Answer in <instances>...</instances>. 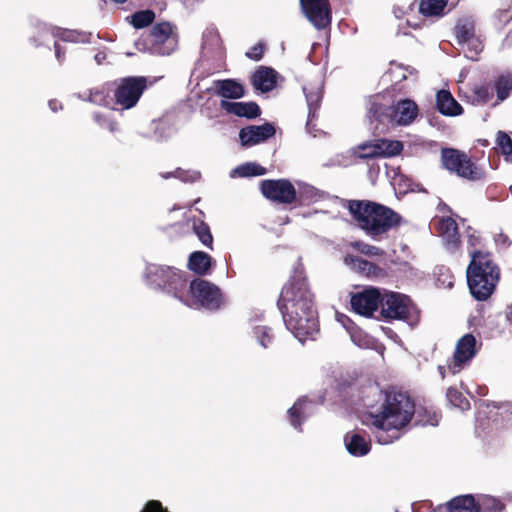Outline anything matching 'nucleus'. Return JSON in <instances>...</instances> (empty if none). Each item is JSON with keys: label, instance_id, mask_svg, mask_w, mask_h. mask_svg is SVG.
<instances>
[{"label": "nucleus", "instance_id": "obj_43", "mask_svg": "<svg viewBox=\"0 0 512 512\" xmlns=\"http://www.w3.org/2000/svg\"><path fill=\"white\" fill-rule=\"evenodd\" d=\"M254 336L257 339L258 343L264 347L268 348L271 346L274 340V334L272 329L268 326H256L253 330Z\"/></svg>", "mask_w": 512, "mask_h": 512}, {"label": "nucleus", "instance_id": "obj_17", "mask_svg": "<svg viewBox=\"0 0 512 512\" xmlns=\"http://www.w3.org/2000/svg\"><path fill=\"white\" fill-rule=\"evenodd\" d=\"M251 83L256 90L270 92L277 85V72L266 66H260L251 77Z\"/></svg>", "mask_w": 512, "mask_h": 512}, {"label": "nucleus", "instance_id": "obj_39", "mask_svg": "<svg viewBox=\"0 0 512 512\" xmlns=\"http://www.w3.org/2000/svg\"><path fill=\"white\" fill-rule=\"evenodd\" d=\"M495 90L499 101H504L512 91V76L501 75L495 82Z\"/></svg>", "mask_w": 512, "mask_h": 512}, {"label": "nucleus", "instance_id": "obj_22", "mask_svg": "<svg viewBox=\"0 0 512 512\" xmlns=\"http://www.w3.org/2000/svg\"><path fill=\"white\" fill-rule=\"evenodd\" d=\"M369 117L371 121H376L380 124L392 126L395 123V111L393 106H387L381 103H372L369 109Z\"/></svg>", "mask_w": 512, "mask_h": 512}, {"label": "nucleus", "instance_id": "obj_57", "mask_svg": "<svg viewBox=\"0 0 512 512\" xmlns=\"http://www.w3.org/2000/svg\"><path fill=\"white\" fill-rule=\"evenodd\" d=\"M112 2L114 3H117V4H123L125 3L127 0H111Z\"/></svg>", "mask_w": 512, "mask_h": 512}, {"label": "nucleus", "instance_id": "obj_1", "mask_svg": "<svg viewBox=\"0 0 512 512\" xmlns=\"http://www.w3.org/2000/svg\"><path fill=\"white\" fill-rule=\"evenodd\" d=\"M277 307L288 330L303 342L319 332L315 296L311 290L305 267L298 261L283 285Z\"/></svg>", "mask_w": 512, "mask_h": 512}, {"label": "nucleus", "instance_id": "obj_11", "mask_svg": "<svg viewBox=\"0 0 512 512\" xmlns=\"http://www.w3.org/2000/svg\"><path fill=\"white\" fill-rule=\"evenodd\" d=\"M382 302L380 290L375 287L364 288L361 291L351 293L350 305L352 310L365 317H370L377 311Z\"/></svg>", "mask_w": 512, "mask_h": 512}, {"label": "nucleus", "instance_id": "obj_21", "mask_svg": "<svg viewBox=\"0 0 512 512\" xmlns=\"http://www.w3.org/2000/svg\"><path fill=\"white\" fill-rule=\"evenodd\" d=\"M214 87L216 94L225 99H239L245 95L244 86L235 79L216 80Z\"/></svg>", "mask_w": 512, "mask_h": 512}, {"label": "nucleus", "instance_id": "obj_53", "mask_svg": "<svg viewBox=\"0 0 512 512\" xmlns=\"http://www.w3.org/2000/svg\"><path fill=\"white\" fill-rule=\"evenodd\" d=\"M94 59L97 64L101 65L106 60V53L104 51H99L95 54Z\"/></svg>", "mask_w": 512, "mask_h": 512}, {"label": "nucleus", "instance_id": "obj_16", "mask_svg": "<svg viewBox=\"0 0 512 512\" xmlns=\"http://www.w3.org/2000/svg\"><path fill=\"white\" fill-rule=\"evenodd\" d=\"M220 106L227 113L233 114L237 117L255 119L261 115V109L259 105L254 101L230 102L227 100H222Z\"/></svg>", "mask_w": 512, "mask_h": 512}, {"label": "nucleus", "instance_id": "obj_50", "mask_svg": "<svg viewBox=\"0 0 512 512\" xmlns=\"http://www.w3.org/2000/svg\"><path fill=\"white\" fill-rule=\"evenodd\" d=\"M264 51H265V44L262 42H259V43L255 44L253 47H251V49L248 52H246V56L251 60L259 61L263 58Z\"/></svg>", "mask_w": 512, "mask_h": 512}, {"label": "nucleus", "instance_id": "obj_19", "mask_svg": "<svg viewBox=\"0 0 512 512\" xmlns=\"http://www.w3.org/2000/svg\"><path fill=\"white\" fill-rule=\"evenodd\" d=\"M394 107L396 125L411 124L419 113L417 104L410 99L400 100Z\"/></svg>", "mask_w": 512, "mask_h": 512}, {"label": "nucleus", "instance_id": "obj_35", "mask_svg": "<svg viewBox=\"0 0 512 512\" xmlns=\"http://www.w3.org/2000/svg\"><path fill=\"white\" fill-rule=\"evenodd\" d=\"M267 172L266 168L255 162H247L236 167L233 171V175L238 177H253L262 176Z\"/></svg>", "mask_w": 512, "mask_h": 512}, {"label": "nucleus", "instance_id": "obj_6", "mask_svg": "<svg viewBox=\"0 0 512 512\" xmlns=\"http://www.w3.org/2000/svg\"><path fill=\"white\" fill-rule=\"evenodd\" d=\"M440 161L444 169L460 178L478 181L483 177L482 169L462 150L444 147L440 151Z\"/></svg>", "mask_w": 512, "mask_h": 512}, {"label": "nucleus", "instance_id": "obj_32", "mask_svg": "<svg viewBox=\"0 0 512 512\" xmlns=\"http://www.w3.org/2000/svg\"><path fill=\"white\" fill-rule=\"evenodd\" d=\"M478 512H503L506 505L499 499L490 495H480L477 499Z\"/></svg>", "mask_w": 512, "mask_h": 512}, {"label": "nucleus", "instance_id": "obj_18", "mask_svg": "<svg viewBox=\"0 0 512 512\" xmlns=\"http://www.w3.org/2000/svg\"><path fill=\"white\" fill-rule=\"evenodd\" d=\"M344 263L356 272L367 277L376 278L384 275V270L381 267L355 255L347 254L344 257Z\"/></svg>", "mask_w": 512, "mask_h": 512}, {"label": "nucleus", "instance_id": "obj_29", "mask_svg": "<svg viewBox=\"0 0 512 512\" xmlns=\"http://www.w3.org/2000/svg\"><path fill=\"white\" fill-rule=\"evenodd\" d=\"M414 417L416 419V424L426 426H436L438 425L441 414L434 411L432 408H428L426 406L415 407Z\"/></svg>", "mask_w": 512, "mask_h": 512}, {"label": "nucleus", "instance_id": "obj_4", "mask_svg": "<svg viewBox=\"0 0 512 512\" xmlns=\"http://www.w3.org/2000/svg\"><path fill=\"white\" fill-rule=\"evenodd\" d=\"M470 256L471 261L466 272L469 290L476 300L485 301L499 282L500 268L488 251L477 249L471 251Z\"/></svg>", "mask_w": 512, "mask_h": 512}, {"label": "nucleus", "instance_id": "obj_31", "mask_svg": "<svg viewBox=\"0 0 512 512\" xmlns=\"http://www.w3.org/2000/svg\"><path fill=\"white\" fill-rule=\"evenodd\" d=\"M308 403V400L306 398H300L298 399L291 408L288 410V418L291 423V425L298 429L299 431H302V423L305 420L304 416V410Z\"/></svg>", "mask_w": 512, "mask_h": 512}, {"label": "nucleus", "instance_id": "obj_47", "mask_svg": "<svg viewBox=\"0 0 512 512\" xmlns=\"http://www.w3.org/2000/svg\"><path fill=\"white\" fill-rule=\"evenodd\" d=\"M414 512H451L450 500L433 507L429 501L423 502Z\"/></svg>", "mask_w": 512, "mask_h": 512}, {"label": "nucleus", "instance_id": "obj_56", "mask_svg": "<svg viewBox=\"0 0 512 512\" xmlns=\"http://www.w3.org/2000/svg\"><path fill=\"white\" fill-rule=\"evenodd\" d=\"M32 41V43L35 45V46H39V42L37 41V39L35 37L31 38L30 39Z\"/></svg>", "mask_w": 512, "mask_h": 512}, {"label": "nucleus", "instance_id": "obj_24", "mask_svg": "<svg viewBox=\"0 0 512 512\" xmlns=\"http://www.w3.org/2000/svg\"><path fill=\"white\" fill-rule=\"evenodd\" d=\"M374 144L378 158L397 156L403 150V143L398 140L378 139L374 140Z\"/></svg>", "mask_w": 512, "mask_h": 512}, {"label": "nucleus", "instance_id": "obj_13", "mask_svg": "<svg viewBox=\"0 0 512 512\" xmlns=\"http://www.w3.org/2000/svg\"><path fill=\"white\" fill-rule=\"evenodd\" d=\"M275 133L276 129L271 123L250 125L240 130L239 139L242 146L251 147L261 142H265L269 138L273 137Z\"/></svg>", "mask_w": 512, "mask_h": 512}, {"label": "nucleus", "instance_id": "obj_41", "mask_svg": "<svg viewBox=\"0 0 512 512\" xmlns=\"http://www.w3.org/2000/svg\"><path fill=\"white\" fill-rule=\"evenodd\" d=\"M374 146V141L362 143L353 150L352 155L355 159H376L378 158V155Z\"/></svg>", "mask_w": 512, "mask_h": 512}, {"label": "nucleus", "instance_id": "obj_2", "mask_svg": "<svg viewBox=\"0 0 512 512\" xmlns=\"http://www.w3.org/2000/svg\"><path fill=\"white\" fill-rule=\"evenodd\" d=\"M414 412L415 403L407 393L401 391L388 392L382 411L373 416L372 420L378 442L388 444L397 439L398 436H390L387 432L390 430L398 431L405 427L413 418Z\"/></svg>", "mask_w": 512, "mask_h": 512}, {"label": "nucleus", "instance_id": "obj_9", "mask_svg": "<svg viewBox=\"0 0 512 512\" xmlns=\"http://www.w3.org/2000/svg\"><path fill=\"white\" fill-rule=\"evenodd\" d=\"M114 84L115 104L122 110H128L137 105L148 86V81L144 76H128L116 80Z\"/></svg>", "mask_w": 512, "mask_h": 512}, {"label": "nucleus", "instance_id": "obj_14", "mask_svg": "<svg viewBox=\"0 0 512 512\" xmlns=\"http://www.w3.org/2000/svg\"><path fill=\"white\" fill-rule=\"evenodd\" d=\"M476 354V339L472 334H465L456 345L453 363L449 365L455 374L460 371L462 365L470 361Z\"/></svg>", "mask_w": 512, "mask_h": 512}, {"label": "nucleus", "instance_id": "obj_51", "mask_svg": "<svg viewBox=\"0 0 512 512\" xmlns=\"http://www.w3.org/2000/svg\"><path fill=\"white\" fill-rule=\"evenodd\" d=\"M140 512H170L159 500H149Z\"/></svg>", "mask_w": 512, "mask_h": 512}, {"label": "nucleus", "instance_id": "obj_52", "mask_svg": "<svg viewBox=\"0 0 512 512\" xmlns=\"http://www.w3.org/2000/svg\"><path fill=\"white\" fill-rule=\"evenodd\" d=\"M55 56L57 60L62 63L65 59L66 50L59 43H54Z\"/></svg>", "mask_w": 512, "mask_h": 512}, {"label": "nucleus", "instance_id": "obj_40", "mask_svg": "<svg viewBox=\"0 0 512 512\" xmlns=\"http://www.w3.org/2000/svg\"><path fill=\"white\" fill-rule=\"evenodd\" d=\"M464 45L467 47L466 50H464L465 56L471 60H477L484 47L482 40L477 35L466 39Z\"/></svg>", "mask_w": 512, "mask_h": 512}, {"label": "nucleus", "instance_id": "obj_54", "mask_svg": "<svg viewBox=\"0 0 512 512\" xmlns=\"http://www.w3.org/2000/svg\"><path fill=\"white\" fill-rule=\"evenodd\" d=\"M478 241V238L474 237L473 235L469 236L468 243L472 246L476 245V242Z\"/></svg>", "mask_w": 512, "mask_h": 512}, {"label": "nucleus", "instance_id": "obj_25", "mask_svg": "<svg viewBox=\"0 0 512 512\" xmlns=\"http://www.w3.org/2000/svg\"><path fill=\"white\" fill-rule=\"evenodd\" d=\"M345 444L348 452L353 456H364L370 451V443L357 433L347 434Z\"/></svg>", "mask_w": 512, "mask_h": 512}, {"label": "nucleus", "instance_id": "obj_15", "mask_svg": "<svg viewBox=\"0 0 512 512\" xmlns=\"http://www.w3.org/2000/svg\"><path fill=\"white\" fill-rule=\"evenodd\" d=\"M436 230L442 237L447 250L455 252L461 244L458 224L452 217H442L437 222Z\"/></svg>", "mask_w": 512, "mask_h": 512}, {"label": "nucleus", "instance_id": "obj_26", "mask_svg": "<svg viewBox=\"0 0 512 512\" xmlns=\"http://www.w3.org/2000/svg\"><path fill=\"white\" fill-rule=\"evenodd\" d=\"M448 0H419V13L425 17H441Z\"/></svg>", "mask_w": 512, "mask_h": 512}, {"label": "nucleus", "instance_id": "obj_5", "mask_svg": "<svg viewBox=\"0 0 512 512\" xmlns=\"http://www.w3.org/2000/svg\"><path fill=\"white\" fill-rule=\"evenodd\" d=\"M146 277L150 286L161 289L181 301H189V285L185 273L170 266L151 264L146 269Z\"/></svg>", "mask_w": 512, "mask_h": 512}, {"label": "nucleus", "instance_id": "obj_48", "mask_svg": "<svg viewBox=\"0 0 512 512\" xmlns=\"http://www.w3.org/2000/svg\"><path fill=\"white\" fill-rule=\"evenodd\" d=\"M496 407L498 408L499 414L506 425L512 426V402H501Z\"/></svg>", "mask_w": 512, "mask_h": 512}, {"label": "nucleus", "instance_id": "obj_7", "mask_svg": "<svg viewBox=\"0 0 512 512\" xmlns=\"http://www.w3.org/2000/svg\"><path fill=\"white\" fill-rule=\"evenodd\" d=\"M260 192L272 203L283 206H302L304 193H298L289 179H265L260 182Z\"/></svg>", "mask_w": 512, "mask_h": 512}, {"label": "nucleus", "instance_id": "obj_10", "mask_svg": "<svg viewBox=\"0 0 512 512\" xmlns=\"http://www.w3.org/2000/svg\"><path fill=\"white\" fill-rule=\"evenodd\" d=\"M308 21L318 30L331 25L332 10L329 0H299Z\"/></svg>", "mask_w": 512, "mask_h": 512}, {"label": "nucleus", "instance_id": "obj_27", "mask_svg": "<svg viewBox=\"0 0 512 512\" xmlns=\"http://www.w3.org/2000/svg\"><path fill=\"white\" fill-rule=\"evenodd\" d=\"M451 512H478L476 498L471 494L450 499Z\"/></svg>", "mask_w": 512, "mask_h": 512}, {"label": "nucleus", "instance_id": "obj_44", "mask_svg": "<svg viewBox=\"0 0 512 512\" xmlns=\"http://www.w3.org/2000/svg\"><path fill=\"white\" fill-rule=\"evenodd\" d=\"M162 177L165 179H168L170 177H175L184 182H195L200 179L201 174L198 171H190V170H184L182 168H177L173 172L163 174Z\"/></svg>", "mask_w": 512, "mask_h": 512}, {"label": "nucleus", "instance_id": "obj_34", "mask_svg": "<svg viewBox=\"0 0 512 512\" xmlns=\"http://www.w3.org/2000/svg\"><path fill=\"white\" fill-rule=\"evenodd\" d=\"M472 104L483 105L488 103L494 95L493 87L490 84L475 85L472 89Z\"/></svg>", "mask_w": 512, "mask_h": 512}, {"label": "nucleus", "instance_id": "obj_49", "mask_svg": "<svg viewBox=\"0 0 512 512\" xmlns=\"http://www.w3.org/2000/svg\"><path fill=\"white\" fill-rule=\"evenodd\" d=\"M94 120L99 125L106 127L110 132L115 133L119 131V123L116 120L113 119H107L102 114H95Z\"/></svg>", "mask_w": 512, "mask_h": 512}, {"label": "nucleus", "instance_id": "obj_46", "mask_svg": "<svg viewBox=\"0 0 512 512\" xmlns=\"http://www.w3.org/2000/svg\"><path fill=\"white\" fill-rule=\"evenodd\" d=\"M496 143L500 149L501 154L506 157L512 155V139L507 133L499 131L497 133Z\"/></svg>", "mask_w": 512, "mask_h": 512}, {"label": "nucleus", "instance_id": "obj_23", "mask_svg": "<svg viewBox=\"0 0 512 512\" xmlns=\"http://www.w3.org/2000/svg\"><path fill=\"white\" fill-rule=\"evenodd\" d=\"M212 265V258L203 251L192 252L188 259V268L198 275H206Z\"/></svg>", "mask_w": 512, "mask_h": 512}, {"label": "nucleus", "instance_id": "obj_33", "mask_svg": "<svg viewBox=\"0 0 512 512\" xmlns=\"http://www.w3.org/2000/svg\"><path fill=\"white\" fill-rule=\"evenodd\" d=\"M192 228L201 243L212 250L213 236L209 225L201 219H194Z\"/></svg>", "mask_w": 512, "mask_h": 512}, {"label": "nucleus", "instance_id": "obj_45", "mask_svg": "<svg viewBox=\"0 0 512 512\" xmlns=\"http://www.w3.org/2000/svg\"><path fill=\"white\" fill-rule=\"evenodd\" d=\"M350 246L354 250L366 256H382L384 254V251L381 248L367 244L360 240L351 242Z\"/></svg>", "mask_w": 512, "mask_h": 512}, {"label": "nucleus", "instance_id": "obj_12", "mask_svg": "<svg viewBox=\"0 0 512 512\" xmlns=\"http://www.w3.org/2000/svg\"><path fill=\"white\" fill-rule=\"evenodd\" d=\"M381 315L386 320H407L410 315V300L400 293L391 292L382 297Z\"/></svg>", "mask_w": 512, "mask_h": 512}, {"label": "nucleus", "instance_id": "obj_8", "mask_svg": "<svg viewBox=\"0 0 512 512\" xmlns=\"http://www.w3.org/2000/svg\"><path fill=\"white\" fill-rule=\"evenodd\" d=\"M189 301L184 303L189 307H203L210 311H215L223 304V295L219 287L215 284L196 278L189 284Z\"/></svg>", "mask_w": 512, "mask_h": 512}, {"label": "nucleus", "instance_id": "obj_28", "mask_svg": "<svg viewBox=\"0 0 512 512\" xmlns=\"http://www.w3.org/2000/svg\"><path fill=\"white\" fill-rule=\"evenodd\" d=\"M454 32L458 44L464 46L466 39L476 35L475 23L471 18H461L457 21Z\"/></svg>", "mask_w": 512, "mask_h": 512}, {"label": "nucleus", "instance_id": "obj_38", "mask_svg": "<svg viewBox=\"0 0 512 512\" xmlns=\"http://www.w3.org/2000/svg\"><path fill=\"white\" fill-rule=\"evenodd\" d=\"M131 23L136 29H142L153 23L155 13L152 10H141L131 16Z\"/></svg>", "mask_w": 512, "mask_h": 512}, {"label": "nucleus", "instance_id": "obj_55", "mask_svg": "<svg viewBox=\"0 0 512 512\" xmlns=\"http://www.w3.org/2000/svg\"><path fill=\"white\" fill-rule=\"evenodd\" d=\"M507 319L512 322V307L507 311Z\"/></svg>", "mask_w": 512, "mask_h": 512}, {"label": "nucleus", "instance_id": "obj_59", "mask_svg": "<svg viewBox=\"0 0 512 512\" xmlns=\"http://www.w3.org/2000/svg\"><path fill=\"white\" fill-rule=\"evenodd\" d=\"M507 13V10L500 11V18H502Z\"/></svg>", "mask_w": 512, "mask_h": 512}, {"label": "nucleus", "instance_id": "obj_20", "mask_svg": "<svg viewBox=\"0 0 512 512\" xmlns=\"http://www.w3.org/2000/svg\"><path fill=\"white\" fill-rule=\"evenodd\" d=\"M436 107L446 116H458L463 113L462 106L455 100L450 91L442 89L436 95Z\"/></svg>", "mask_w": 512, "mask_h": 512}, {"label": "nucleus", "instance_id": "obj_3", "mask_svg": "<svg viewBox=\"0 0 512 512\" xmlns=\"http://www.w3.org/2000/svg\"><path fill=\"white\" fill-rule=\"evenodd\" d=\"M348 210L358 227L372 239H379L403 222L402 216L385 205L370 200H350Z\"/></svg>", "mask_w": 512, "mask_h": 512}, {"label": "nucleus", "instance_id": "obj_42", "mask_svg": "<svg viewBox=\"0 0 512 512\" xmlns=\"http://www.w3.org/2000/svg\"><path fill=\"white\" fill-rule=\"evenodd\" d=\"M306 91H307L306 88H304L306 100H307L308 107H309L308 122H307V125H309V123L314 118L317 117V111L320 107L322 95L319 91L309 92V93H307Z\"/></svg>", "mask_w": 512, "mask_h": 512}, {"label": "nucleus", "instance_id": "obj_37", "mask_svg": "<svg viewBox=\"0 0 512 512\" xmlns=\"http://www.w3.org/2000/svg\"><path fill=\"white\" fill-rule=\"evenodd\" d=\"M447 400L451 405L462 411L470 409L469 400L455 387H449L446 392Z\"/></svg>", "mask_w": 512, "mask_h": 512}, {"label": "nucleus", "instance_id": "obj_30", "mask_svg": "<svg viewBox=\"0 0 512 512\" xmlns=\"http://www.w3.org/2000/svg\"><path fill=\"white\" fill-rule=\"evenodd\" d=\"M173 27L168 22L155 24L149 33L153 45L163 44L172 37Z\"/></svg>", "mask_w": 512, "mask_h": 512}, {"label": "nucleus", "instance_id": "obj_36", "mask_svg": "<svg viewBox=\"0 0 512 512\" xmlns=\"http://www.w3.org/2000/svg\"><path fill=\"white\" fill-rule=\"evenodd\" d=\"M91 33L78 31V30H69V29H61L56 36L64 41V42H72V43H88L90 42Z\"/></svg>", "mask_w": 512, "mask_h": 512}, {"label": "nucleus", "instance_id": "obj_58", "mask_svg": "<svg viewBox=\"0 0 512 512\" xmlns=\"http://www.w3.org/2000/svg\"><path fill=\"white\" fill-rule=\"evenodd\" d=\"M421 512H429V506H426V507H422L420 509Z\"/></svg>", "mask_w": 512, "mask_h": 512}]
</instances>
